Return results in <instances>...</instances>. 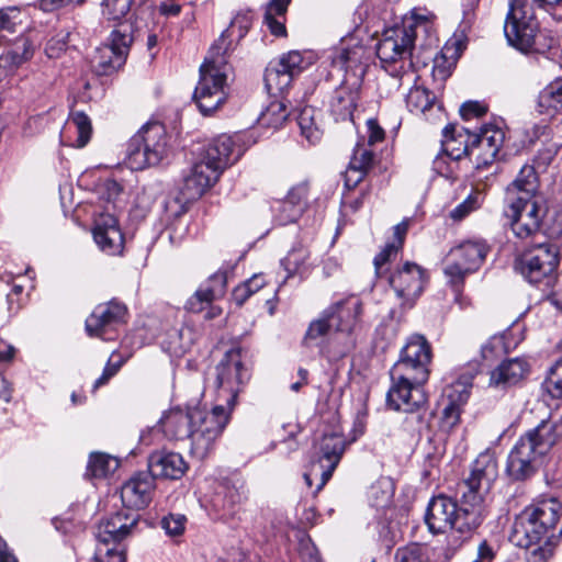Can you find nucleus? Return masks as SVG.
<instances>
[{"mask_svg": "<svg viewBox=\"0 0 562 562\" xmlns=\"http://www.w3.org/2000/svg\"><path fill=\"white\" fill-rule=\"evenodd\" d=\"M363 303L356 295H349L331 303L325 308V316L329 317L335 333L346 335L344 344L334 350V356L345 357L356 347L353 334L361 327Z\"/></svg>", "mask_w": 562, "mask_h": 562, "instance_id": "obj_14", "label": "nucleus"}, {"mask_svg": "<svg viewBox=\"0 0 562 562\" xmlns=\"http://www.w3.org/2000/svg\"><path fill=\"white\" fill-rule=\"evenodd\" d=\"M120 542L99 540L94 552L95 562H125V553L120 548Z\"/></svg>", "mask_w": 562, "mask_h": 562, "instance_id": "obj_48", "label": "nucleus"}, {"mask_svg": "<svg viewBox=\"0 0 562 562\" xmlns=\"http://www.w3.org/2000/svg\"><path fill=\"white\" fill-rule=\"evenodd\" d=\"M562 502L552 495H540L515 518L510 541L524 549L532 550L527 562H548L562 539Z\"/></svg>", "mask_w": 562, "mask_h": 562, "instance_id": "obj_1", "label": "nucleus"}, {"mask_svg": "<svg viewBox=\"0 0 562 562\" xmlns=\"http://www.w3.org/2000/svg\"><path fill=\"white\" fill-rule=\"evenodd\" d=\"M308 259V250L303 247L292 248L286 257L282 260L284 269L288 271V277L296 273H303L305 270V263Z\"/></svg>", "mask_w": 562, "mask_h": 562, "instance_id": "obj_49", "label": "nucleus"}, {"mask_svg": "<svg viewBox=\"0 0 562 562\" xmlns=\"http://www.w3.org/2000/svg\"><path fill=\"white\" fill-rule=\"evenodd\" d=\"M289 112L284 102L276 100L261 112L259 123L262 126L272 127L274 130L281 127L286 121Z\"/></svg>", "mask_w": 562, "mask_h": 562, "instance_id": "obj_46", "label": "nucleus"}, {"mask_svg": "<svg viewBox=\"0 0 562 562\" xmlns=\"http://www.w3.org/2000/svg\"><path fill=\"white\" fill-rule=\"evenodd\" d=\"M470 384L457 382L447 394V403L440 418V429L447 434L452 431L460 423L462 407L470 397Z\"/></svg>", "mask_w": 562, "mask_h": 562, "instance_id": "obj_32", "label": "nucleus"}, {"mask_svg": "<svg viewBox=\"0 0 562 562\" xmlns=\"http://www.w3.org/2000/svg\"><path fill=\"white\" fill-rule=\"evenodd\" d=\"M213 281H218V286H203L195 291V293L187 301L186 308L192 313H200L212 302L224 295L227 276L224 271H217L213 274Z\"/></svg>", "mask_w": 562, "mask_h": 562, "instance_id": "obj_35", "label": "nucleus"}, {"mask_svg": "<svg viewBox=\"0 0 562 562\" xmlns=\"http://www.w3.org/2000/svg\"><path fill=\"white\" fill-rule=\"evenodd\" d=\"M368 172L359 168H353L349 164L348 169L345 173V186L347 189H355L367 176Z\"/></svg>", "mask_w": 562, "mask_h": 562, "instance_id": "obj_62", "label": "nucleus"}, {"mask_svg": "<svg viewBox=\"0 0 562 562\" xmlns=\"http://www.w3.org/2000/svg\"><path fill=\"white\" fill-rule=\"evenodd\" d=\"M189 465L183 457L173 451L158 450L148 457L149 474L155 479L180 480Z\"/></svg>", "mask_w": 562, "mask_h": 562, "instance_id": "obj_27", "label": "nucleus"}, {"mask_svg": "<svg viewBox=\"0 0 562 562\" xmlns=\"http://www.w3.org/2000/svg\"><path fill=\"white\" fill-rule=\"evenodd\" d=\"M428 282L427 271L419 265L406 261L389 277V283L404 304L412 307Z\"/></svg>", "mask_w": 562, "mask_h": 562, "instance_id": "obj_18", "label": "nucleus"}, {"mask_svg": "<svg viewBox=\"0 0 562 562\" xmlns=\"http://www.w3.org/2000/svg\"><path fill=\"white\" fill-rule=\"evenodd\" d=\"M559 261L558 247L551 243H540L524 250L517 257L515 268L529 283L551 286Z\"/></svg>", "mask_w": 562, "mask_h": 562, "instance_id": "obj_9", "label": "nucleus"}, {"mask_svg": "<svg viewBox=\"0 0 562 562\" xmlns=\"http://www.w3.org/2000/svg\"><path fill=\"white\" fill-rule=\"evenodd\" d=\"M22 14L18 8H7L0 10V41H10L9 36L22 33Z\"/></svg>", "mask_w": 562, "mask_h": 562, "instance_id": "obj_43", "label": "nucleus"}, {"mask_svg": "<svg viewBox=\"0 0 562 562\" xmlns=\"http://www.w3.org/2000/svg\"><path fill=\"white\" fill-rule=\"evenodd\" d=\"M375 164V155L369 149L367 146L357 145L353 150V155L350 159V165L353 168L362 169L366 172H369L370 169Z\"/></svg>", "mask_w": 562, "mask_h": 562, "instance_id": "obj_52", "label": "nucleus"}, {"mask_svg": "<svg viewBox=\"0 0 562 562\" xmlns=\"http://www.w3.org/2000/svg\"><path fill=\"white\" fill-rule=\"evenodd\" d=\"M299 50L283 54L277 61H271L265 71V85L269 92H282L306 67Z\"/></svg>", "mask_w": 562, "mask_h": 562, "instance_id": "obj_19", "label": "nucleus"}, {"mask_svg": "<svg viewBox=\"0 0 562 562\" xmlns=\"http://www.w3.org/2000/svg\"><path fill=\"white\" fill-rule=\"evenodd\" d=\"M346 448V440L342 435L337 432L325 434L319 446V462L323 468L321 473V482L314 494H317L324 485L329 481L334 470L338 465Z\"/></svg>", "mask_w": 562, "mask_h": 562, "instance_id": "obj_28", "label": "nucleus"}, {"mask_svg": "<svg viewBox=\"0 0 562 562\" xmlns=\"http://www.w3.org/2000/svg\"><path fill=\"white\" fill-rule=\"evenodd\" d=\"M234 406L218 402L211 412L199 407V417H194L193 447L191 453L200 459L209 456L215 440L222 435L229 420V413Z\"/></svg>", "mask_w": 562, "mask_h": 562, "instance_id": "obj_16", "label": "nucleus"}, {"mask_svg": "<svg viewBox=\"0 0 562 562\" xmlns=\"http://www.w3.org/2000/svg\"><path fill=\"white\" fill-rule=\"evenodd\" d=\"M540 8L548 11L557 21H562V0H533Z\"/></svg>", "mask_w": 562, "mask_h": 562, "instance_id": "obj_63", "label": "nucleus"}, {"mask_svg": "<svg viewBox=\"0 0 562 562\" xmlns=\"http://www.w3.org/2000/svg\"><path fill=\"white\" fill-rule=\"evenodd\" d=\"M301 133L311 143H315L319 138V130L314 125L307 110H303L297 119Z\"/></svg>", "mask_w": 562, "mask_h": 562, "instance_id": "obj_56", "label": "nucleus"}, {"mask_svg": "<svg viewBox=\"0 0 562 562\" xmlns=\"http://www.w3.org/2000/svg\"><path fill=\"white\" fill-rule=\"evenodd\" d=\"M231 72V66H224V68L204 64L200 66V79L193 99L201 113L209 115L225 103Z\"/></svg>", "mask_w": 562, "mask_h": 562, "instance_id": "obj_13", "label": "nucleus"}, {"mask_svg": "<svg viewBox=\"0 0 562 562\" xmlns=\"http://www.w3.org/2000/svg\"><path fill=\"white\" fill-rule=\"evenodd\" d=\"M449 50L450 48L446 47L439 56H436L434 58L432 75L435 78L446 80L450 76V68L445 66V63L447 60V53Z\"/></svg>", "mask_w": 562, "mask_h": 562, "instance_id": "obj_60", "label": "nucleus"}, {"mask_svg": "<svg viewBox=\"0 0 562 562\" xmlns=\"http://www.w3.org/2000/svg\"><path fill=\"white\" fill-rule=\"evenodd\" d=\"M432 359V349L424 335L413 334L401 349L398 360L391 370L400 379L404 375L416 381H428L430 374V363Z\"/></svg>", "mask_w": 562, "mask_h": 562, "instance_id": "obj_15", "label": "nucleus"}, {"mask_svg": "<svg viewBox=\"0 0 562 562\" xmlns=\"http://www.w3.org/2000/svg\"><path fill=\"white\" fill-rule=\"evenodd\" d=\"M335 333V326L329 317L325 316V310L313 319L303 336L302 345L304 347H312L318 345L321 339H324L330 333Z\"/></svg>", "mask_w": 562, "mask_h": 562, "instance_id": "obj_41", "label": "nucleus"}, {"mask_svg": "<svg viewBox=\"0 0 562 562\" xmlns=\"http://www.w3.org/2000/svg\"><path fill=\"white\" fill-rule=\"evenodd\" d=\"M490 247L483 239H469L450 249L447 255L443 273L448 284L460 294L465 278L483 265Z\"/></svg>", "mask_w": 562, "mask_h": 562, "instance_id": "obj_7", "label": "nucleus"}, {"mask_svg": "<svg viewBox=\"0 0 562 562\" xmlns=\"http://www.w3.org/2000/svg\"><path fill=\"white\" fill-rule=\"evenodd\" d=\"M443 151L449 158L456 161L469 158L472 161V133L469 130L457 132L456 125L449 124L443 128Z\"/></svg>", "mask_w": 562, "mask_h": 562, "instance_id": "obj_33", "label": "nucleus"}, {"mask_svg": "<svg viewBox=\"0 0 562 562\" xmlns=\"http://www.w3.org/2000/svg\"><path fill=\"white\" fill-rule=\"evenodd\" d=\"M119 467L120 462L116 458L103 452H92L87 464L86 476L103 479L114 473Z\"/></svg>", "mask_w": 562, "mask_h": 562, "instance_id": "obj_40", "label": "nucleus"}, {"mask_svg": "<svg viewBox=\"0 0 562 562\" xmlns=\"http://www.w3.org/2000/svg\"><path fill=\"white\" fill-rule=\"evenodd\" d=\"M541 391L551 400L562 401V358L549 369Z\"/></svg>", "mask_w": 562, "mask_h": 562, "instance_id": "obj_45", "label": "nucleus"}, {"mask_svg": "<svg viewBox=\"0 0 562 562\" xmlns=\"http://www.w3.org/2000/svg\"><path fill=\"white\" fill-rule=\"evenodd\" d=\"M394 562H427L424 549L418 544L398 548L394 555Z\"/></svg>", "mask_w": 562, "mask_h": 562, "instance_id": "obj_54", "label": "nucleus"}, {"mask_svg": "<svg viewBox=\"0 0 562 562\" xmlns=\"http://www.w3.org/2000/svg\"><path fill=\"white\" fill-rule=\"evenodd\" d=\"M487 112V106L477 101L464 102L460 108L461 116L464 120L481 117Z\"/></svg>", "mask_w": 562, "mask_h": 562, "instance_id": "obj_59", "label": "nucleus"}, {"mask_svg": "<svg viewBox=\"0 0 562 562\" xmlns=\"http://www.w3.org/2000/svg\"><path fill=\"white\" fill-rule=\"evenodd\" d=\"M33 53L34 48L29 37L21 35L14 41L11 48L0 56V61L5 70H11L31 59Z\"/></svg>", "mask_w": 562, "mask_h": 562, "instance_id": "obj_37", "label": "nucleus"}, {"mask_svg": "<svg viewBox=\"0 0 562 562\" xmlns=\"http://www.w3.org/2000/svg\"><path fill=\"white\" fill-rule=\"evenodd\" d=\"M531 366L524 357L503 360L492 372L490 385L501 389L516 386L530 374Z\"/></svg>", "mask_w": 562, "mask_h": 562, "instance_id": "obj_31", "label": "nucleus"}, {"mask_svg": "<svg viewBox=\"0 0 562 562\" xmlns=\"http://www.w3.org/2000/svg\"><path fill=\"white\" fill-rule=\"evenodd\" d=\"M540 187L539 176L535 165H524L516 178L506 187L504 202L512 205L519 201L535 200Z\"/></svg>", "mask_w": 562, "mask_h": 562, "instance_id": "obj_29", "label": "nucleus"}, {"mask_svg": "<svg viewBox=\"0 0 562 562\" xmlns=\"http://www.w3.org/2000/svg\"><path fill=\"white\" fill-rule=\"evenodd\" d=\"M562 439V419H543L522 435L510 450L506 474L514 482H526L540 470L544 456Z\"/></svg>", "mask_w": 562, "mask_h": 562, "instance_id": "obj_2", "label": "nucleus"}, {"mask_svg": "<svg viewBox=\"0 0 562 562\" xmlns=\"http://www.w3.org/2000/svg\"><path fill=\"white\" fill-rule=\"evenodd\" d=\"M251 370L244 361L241 348L228 350L215 368L216 401L234 406L238 393L249 382Z\"/></svg>", "mask_w": 562, "mask_h": 562, "instance_id": "obj_11", "label": "nucleus"}, {"mask_svg": "<svg viewBox=\"0 0 562 562\" xmlns=\"http://www.w3.org/2000/svg\"><path fill=\"white\" fill-rule=\"evenodd\" d=\"M222 172L209 164L201 155L183 179V193L189 200L199 199L214 186Z\"/></svg>", "mask_w": 562, "mask_h": 562, "instance_id": "obj_25", "label": "nucleus"}, {"mask_svg": "<svg viewBox=\"0 0 562 562\" xmlns=\"http://www.w3.org/2000/svg\"><path fill=\"white\" fill-rule=\"evenodd\" d=\"M401 250L400 247L392 243H387L384 248L374 257L373 265L375 268V274L378 277L382 276V268L385 263L394 260Z\"/></svg>", "mask_w": 562, "mask_h": 562, "instance_id": "obj_55", "label": "nucleus"}, {"mask_svg": "<svg viewBox=\"0 0 562 562\" xmlns=\"http://www.w3.org/2000/svg\"><path fill=\"white\" fill-rule=\"evenodd\" d=\"M307 194L308 187L306 183H299L290 189L286 198L280 201V205L284 210L290 206V212L281 216L282 225L293 223L302 215L306 204Z\"/></svg>", "mask_w": 562, "mask_h": 562, "instance_id": "obj_36", "label": "nucleus"}, {"mask_svg": "<svg viewBox=\"0 0 562 562\" xmlns=\"http://www.w3.org/2000/svg\"><path fill=\"white\" fill-rule=\"evenodd\" d=\"M93 238L100 249L108 255L122 254L124 247V235L119 227L117 218L110 214H101L95 221Z\"/></svg>", "mask_w": 562, "mask_h": 562, "instance_id": "obj_30", "label": "nucleus"}, {"mask_svg": "<svg viewBox=\"0 0 562 562\" xmlns=\"http://www.w3.org/2000/svg\"><path fill=\"white\" fill-rule=\"evenodd\" d=\"M134 42V25L127 21L120 22L109 36V43L95 48L90 65L98 76H110L125 63Z\"/></svg>", "mask_w": 562, "mask_h": 562, "instance_id": "obj_10", "label": "nucleus"}, {"mask_svg": "<svg viewBox=\"0 0 562 562\" xmlns=\"http://www.w3.org/2000/svg\"><path fill=\"white\" fill-rule=\"evenodd\" d=\"M251 22V16L248 13H239L232 20L226 30H231L232 36L236 35L238 40H241L250 29Z\"/></svg>", "mask_w": 562, "mask_h": 562, "instance_id": "obj_57", "label": "nucleus"}, {"mask_svg": "<svg viewBox=\"0 0 562 562\" xmlns=\"http://www.w3.org/2000/svg\"><path fill=\"white\" fill-rule=\"evenodd\" d=\"M435 100L434 93L425 87H413L406 95V105L412 113H426Z\"/></svg>", "mask_w": 562, "mask_h": 562, "instance_id": "obj_44", "label": "nucleus"}, {"mask_svg": "<svg viewBox=\"0 0 562 562\" xmlns=\"http://www.w3.org/2000/svg\"><path fill=\"white\" fill-rule=\"evenodd\" d=\"M431 22L424 15H412L403 21L402 26L384 32L376 45V56L382 67L392 76H402L416 68L413 49L420 33H429Z\"/></svg>", "mask_w": 562, "mask_h": 562, "instance_id": "obj_5", "label": "nucleus"}, {"mask_svg": "<svg viewBox=\"0 0 562 562\" xmlns=\"http://www.w3.org/2000/svg\"><path fill=\"white\" fill-rule=\"evenodd\" d=\"M233 36L231 30H224L220 37L212 44L207 56L204 59V65L217 66L224 68L229 66L227 57L233 52Z\"/></svg>", "mask_w": 562, "mask_h": 562, "instance_id": "obj_39", "label": "nucleus"}, {"mask_svg": "<svg viewBox=\"0 0 562 562\" xmlns=\"http://www.w3.org/2000/svg\"><path fill=\"white\" fill-rule=\"evenodd\" d=\"M390 376L392 384L386 393L387 406L394 411H403L411 414V417H407L406 422H417L419 424L417 428L418 431L427 428L428 423L425 420V406L428 401L423 389L426 381H416L408 378V375H404V379H400L394 374L393 370H390Z\"/></svg>", "mask_w": 562, "mask_h": 562, "instance_id": "obj_8", "label": "nucleus"}, {"mask_svg": "<svg viewBox=\"0 0 562 562\" xmlns=\"http://www.w3.org/2000/svg\"><path fill=\"white\" fill-rule=\"evenodd\" d=\"M503 215L514 236L519 239L535 237L542 228L547 207L538 200L504 202Z\"/></svg>", "mask_w": 562, "mask_h": 562, "instance_id": "obj_17", "label": "nucleus"}, {"mask_svg": "<svg viewBox=\"0 0 562 562\" xmlns=\"http://www.w3.org/2000/svg\"><path fill=\"white\" fill-rule=\"evenodd\" d=\"M263 23L274 36H286L285 18L263 15Z\"/></svg>", "mask_w": 562, "mask_h": 562, "instance_id": "obj_61", "label": "nucleus"}, {"mask_svg": "<svg viewBox=\"0 0 562 562\" xmlns=\"http://www.w3.org/2000/svg\"><path fill=\"white\" fill-rule=\"evenodd\" d=\"M507 43L524 54H555L559 40L550 30L540 29L528 0H510L504 24Z\"/></svg>", "mask_w": 562, "mask_h": 562, "instance_id": "obj_4", "label": "nucleus"}, {"mask_svg": "<svg viewBox=\"0 0 562 562\" xmlns=\"http://www.w3.org/2000/svg\"><path fill=\"white\" fill-rule=\"evenodd\" d=\"M360 88L358 79H346L333 91L329 112L336 122H353V113L360 100Z\"/></svg>", "mask_w": 562, "mask_h": 562, "instance_id": "obj_22", "label": "nucleus"}, {"mask_svg": "<svg viewBox=\"0 0 562 562\" xmlns=\"http://www.w3.org/2000/svg\"><path fill=\"white\" fill-rule=\"evenodd\" d=\"M145 0H104L102 14L108 21H120L133 7L142 5Z\"/></svg>", "mask_w": 562, "mask_h": 562, "instance_id": "obj_47", "label": "nucleus"}, {"mask_svg": "<svg viewBox=\"0 0 562 562\" xmlns=\"http://www.w3.org/2000/svg\"><path fill=\"white\" fill-rule=\"evenodd\" d=\"M170 153L169 137L164 124H145L128 142L126 161L131 169L143 170L158 166Z\"/></svg>", "mask_w": 562, "mask_h": 562, "instance_id": "obj_6", "label": "nucleus"}, {"mask_svg": "<svg viewBox=\"0 0 562 562\" xmlns=\"http://www.w3.org/2000/svg\"><path fill=\"white\" fill-rule=\"evenodd\" d=\"M218 495L223 496V507L233 512L236 505L241 504L248 497V491L244 480L240 477L225 479L220 484Z\"/></svg>", "mask_w": 562, "mask_h": 562, "instance_id": "obj_38", "label": "nucleus"}, {"mask_svg": "<svg viewBox=\"0 0 562 562\" xmlns=\"http://www.w3.org/2000/svg\"><path fill=\"white\" fill-rule=\"evenodd\" d=\"M194 417H199V407H180L172 408L167 412L160 419L159 424L164 435L170 440L191 439L193 447Z\"/></svg>", "mask_w": 562, "mask_h": 562, "instance_id": "obj_23", "label": "nucleus"}, {"mask_svg": "<svg viewBox=\"0 0 562 562\" xmlns=\"http://www.w3.org/2000/svg\"><path fill=\"white\" fill-rule=\"evenodd\" d=\"M126 316L127 307L116 300L99 304L86 319V331L90 337L110 339L108 334L124 324Z\"/></svg>", "mask_w": 562, "mask_h": 562, "instance_id": "obj_20", "label": "nucleus"}, {"mask_svg": "<svg viewBox=\"0 0 562 562\" xmlns=\"http://www.w3.org/2000/svg\"><path fill=\"white\" fill-rule=\"evenodd\" d=\"M505 140V132L492 124H485L480 133H472V161L476 169L492 165L498 157Z\"/></svg>", "mask_w": 562, "mask_h": 562, "instance_id": "obj_21", "label": "nucleus"}, {"mask_svg": "<svg viewBox=\"0 0 562 562\" xmlns=\"http://www.w3.org/2000/svg\"><path fill=\"white\" fill-rule=\"evenodd\" d=\"M66 128L77 134L75 146L78 148L85 147L90 140L92 126L91 121L87 114L81 111L72 112L66 123Z\"/></svg>", "mask_w": 562, "mask_h": 562, "instance_id": "obj_42", "label": "nucleus"}, {"mask_svg": "<svg viewBox=\"0 0 562 562\" xmlns=\"http://www.w3.org/2000/svg\"><path fill=\"white\" fill-rule=\"evenodd\" d=\"M155 490L154 477L146 472L132 476L121 487V499L126 508L143 509L148 506Z\"/></svg>", "mask_w": 562, "mask_h": 562, "instance_id": "obj_26", "label": "nucleus"}, {"mask_svg": "<svg viewBox=\"0 0 562 562\" xmlns=\"http://www.w3.org/2000/svg\"><path fill=\"white\" fill-rule=\"evenodd\" d=\"M200 155L223 173L240 158L243 149L233 136L222 134L209 142Z\"/></svg>", "mask_w": 562, "mask_h": 562, "instance_id": "obj_24", "label": "nucleus"}, {"mask_svg": "<svg viewBox=\"0 0 562 562\" xmlns=\"http://www.w3.org/2000/svg\"><path fill=\"white\" fill-rule=\"evenodd\" d=\"M70 32L60 31L50 37L45 46L48 58H59L68 48Z\"/></svg>", "mask_w": 562, "mask_h": 562, "instance_id": "obj_51", "label": "nucleus"}, {"mask_svg": "<svg viewBox=\"0 0 562 562\" xmlns=\"http://www.w3.org/2000/svg\"><path fill=\"white\" fill-rule=\"evenodd\" d=\"M187 517L182 514H168L160 520V527L170 537L181 536L186 530Z\"/></svg>", "mask_w": 562, "mask_h": 562, "instance_id": "obj_53", "label": "nucleus"}, {"mask_svg": "<svg viewBox=\"0 0 562 562\" xmlns=\"http://www.w3.org/2000/svg\"><path fill=\"white\" fill-rule=\"evenodd\" d=\"M497 476L498 463L495 452L486 450L473 461L469 475L462 481L461 495L485 517L487 516L485 497Z\"/></svg>", "mask_w": 562, "mask_h": 562, "instance_id": "obj_12", "label": "nucleus"}, {"mask_svg": "<svg viewBox=\"0 0 562 562\" xmlns=\"http://www.w3.org/2000/svg\"><path fill=\"white\" fill-rule=\"evenodd\" d=\"M540 105L555 111L562 109V79L549 85L539 97Z\"/></svg>", "mask_w": 562, "mask_h": 562, "instance_id": "obj_50", "label": "nucleus"}, {"mask_svg": "<svg viewBox=\"0 0 562 562\" xmlns=\"http://www.w3.org/2000/svg\"><path fill=\"white\" fill-rule=\"evenodd\" d=\"M122 187L121 184L113 180V179H106L102 184L100 189V196L101 199L105 200L108 203H114V201L119 198V195L122 193Z\"/></svg>", "mask_w": 562, "mask_h": 562, "instance_id": "obj_58", "label": "nucleus"}, {"mask_svg": "<svg viewBox=\"0 0 562 562\" xmlns=\"http://www.w3.org/2000/svg\"><path fill=\"white\" fill-rule=\"evenodd\" d=\"M475 207H476L475 199L469 196L467 200H464L462 203H460L458 206H456L452 210L451 217L453 220H462L464 216H467Z\"/></svg>", "mask_w": 562, "mask_h": 562, "instance_id": "obj_64", "label": "nucleus"}, {"mask_svg": "<svg viewBox=\"0 0 562 562\" xmlns=\"http://www.w3.org/2000/svg\"><path fill=\"white\" fill-rule=\"evenodd\" d=\"M135 525L136 518H131L123 513H115L100 522L97 538L98 540L120 542Z\"/></svg>", "mask_w": 562, "mask_h": 562, "instance_id": "obj_34", "label": "nucleus"}, {"mask_svg": "<svg viewBox=\"0 0 562 562\" xmlns=\"http://www.w3.org/2000/svg\"><path fill=\"white\" fill-rule=\"evenodd\" d=\"M484 514L476 509L463 495L456 501L443 494L430 498L425 522L434 535L443 533L447 529L459 535L451 542L454 548L469 541L485 520Z\"/></svg>", "mask_w": 562, "mask_h": 562, "instance_id": "obj_3", "label": "nucleus"}]
</instances>
